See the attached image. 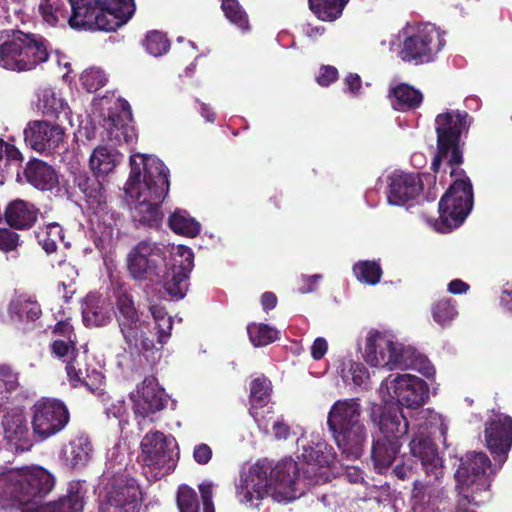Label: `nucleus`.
Masks as SVG:
<instances>
[{"mask_svg": "<svg viewBox=\"0 0 512 512\" xmlns=\"http://www.w3.org/2000/svg\"><path fill=\"white\" fill-rule=\"evenodd\" d=\"M130 165L124 190L132 199V221L136 228L158 229L164 216L161 204L169 191V170L161 160L140 154L131 156Z\"/></svg>", "mask_w": 512, "mask_h": 512, "instance_id": "f257e3e1", "label": "nucleus"}, {"mask_svg": "<svg viewBox=\"0 0 512 512\" xmlns=\"http://www.w3.org/2000/svg\"><path fill=\"white\" fill-rule=\"evenodd\" d=\"M55 485L54 476L40 466L11 469L0 474V508L34 512Z\"/></svg>", "mask_w": 512, "mask_h": 512, "instance_id": "f03ea898", "label": "nucleus"}, {"mask_svg": "<svg viewBox=\"0 0 512 512\" xmlns=\"http://www.w3.org/2000/svg\"><path fill=\"white\" fill-rule=\"evenodd\" d=\"M299 469L292 459L278 462L270 476L263 466H254L243 480L241 493L246 502L263 499L269 493L277 502H291L302 495L298 492Z\"/></svg>", "mask_w": 512, "mask_h": 512, "instance_id": "7ed1b4c3", "label": "nucleus"}, {"mask_svg": "<svg viewBox=\"0 0 512 512\" xmlns=\"http://www.w3.org/2000/svg\"><path fill=\"white\" fill-rule=\"evenodd\" d=\"M473 118L464 110H447L435 118V132L437 136V151L431 163L434 173L440 171L445 161L450 168V176H465V171L460 168L463 163L462 135H467Z\"/></svg>", "mask_w": 512, "mask_h": 512, "instance_id": "20e7f679", "label": "nucleus"}, {"mask_svg": "<svg viewBox=\"0 0 512 512\" xmlns=\"http://www.w3.org/2000/svg\"><path fill=\"white\" fill-rule=\"evenodd\" d=\"M492 464L484 452H469L460 459L455 472L457 504L455 512H475L490 498Z\"/></svg>", "mask_w": 512, "mask_h": 512, "instance_id": "39448f33", "label": "nucleus"}, {"mask_svg": "<svg viewBox=\"0 0 512 512\" xmlns=\"http://www.w3.org/2000/svg\"><path fill=\"white\" fill-rule=\"evenodd\" d=\"M67 22L71 28L112 32L125 25L134 15L132 5L118 0H67Z\"/></svg>", "mask_w": 512, "mask_h": 512, "instance_id": "423d86ee", "label": "nucleus"}, {"mask_svg": "<svg viewBox=\"0 0 512 512\" xmlns=\"http://www.w3.org/2000/svg\"><path fill=\"white\" fill-rule=\"evenodd\" d=\"M359 398L340 399L334 402L327 416V426L332 437L348 459H358L366 442V428L361 421Z\"/></svg>", "mask_w": 512, "mask_h": 512, "instance_id": "0eeeda50", "label": "nucleus"}, {"mask_svg": "<svg viewBox=\"0 0 512 512\" xmlns=\"http://www.w3.org/2000/svg\"><path fill=\"white\" fill-rule=\"evenodd\" d=\"M363 357L373 367L413 369L427 378L435 375L434 366L425 356L411 347L394 342L379 331L369 332Z\"/></svg>", "mask_w": 512, "mask_h": 512, "instance_id": "6e6552de", "label": "nucleus"}, {"mask_svg": "<svg viewBox=\"0 0 512 512\" xmlns=\"http://www.w3.org/2000/svg\"><path fill=\"white\" fill-rule=\"evenodd\" d=\"M369 416L383 434L373 442L371 458L378 473L384 474L394 462L402 443L400 440L408 433V421L399 415V408L393 405L372 404Z\"/></svg>", "mask_w": 512, "mask_h": 512, "instance_id": "1a4fd4ad", "label": "nucleus"}, {"mask_svg": "<svg viewBox=\"0 0 512 512\" xmlns=\"http://www.w3.org/2000/svg\"><path fill=\"white\" fill-rule=\"evenodd\" d=\"M116 320L122 334L126 351L130 355L153 357L162 347H156V332L152 323L141 319L133 297L127 291H120L116 296Z\"/></svg>", "mask_w": 512, "mask_h": 512, "instance_id": "9d476101", "label": "nucleus"}, {"mask_svg": "<svg viewBox=\"0 0 512 512\" xmlns=\"http://www.w3.org/2000/svg\"><path fill=\"white\" fill-rule=\"evenodd\" d=\"M48 58V41L38 34L12 31V37L0 44V66L7 70L30 71Z\"/></svg>", "mask_w": 512, "mask_h": 512, "instance_id": "9b49d317", "label": "nucleus"}, {"mask_svg": "<svg viewBox=\"0 0 512 512\" xmlns=\"http://www.w3.org/2000/svg\"><path fill=\"white\" fill-rule=\"evenodd\" d=\"M473 206V187L468 177L457 178L441 197L437 230L448 233L459 227Z\"/></svg>", "mask_w": 512, "mask_h": 512, "instance_id": "f8f14e48", "label": "nucleus"}, {"mask_svg": "<svg viewBox=\"0 0 512 512\" xmlns=\"http://www.w3.org/2000/svg\"><path fill=\"white\" fill-rule=\"evenodd\" d=\"M380 393L383 395L385 404L399 408V415H403L401 406L417 409L424 405L429 398V387L427 383L414 375L397 374L389 375L380 385Z\"/></svg>", "mask_w": 512, "mask_h": 512, "instance_id": "ddd939ff", "label": "nucleus"}, {"mask_svg": "<svg viewBox=\"0 0 512 512\" xmlns=\"http://www.w3.org/2000/svg\"><path fill=\"white\" fill-rule=\"evenodd\" d=\"M404 39L399 57L416 65L428 63L445 44L441 32L431 24L403 30Z\"/></svg>", "mask_w": 512, "mask_h": 512, "instance_id": "4468645a", "label": "nucleus"}, {"mask_svg": "<svg viewBox=\"0 0 512 512\" xmlns=\"http://www.w3.org/2000/svg\"><path fill=\"white\" fill-rule=\"evenodd\" d=\"M32 434L39 441H45L60 433L70 421L66 404L52 397H41L30 408Z\"/></svg>", "mask_w": 512, "mask_h": 512, "instance_id": "2eb2a0df", "label": "nucleus"}, {"mask_svg": "<svg viewBox=\"0 0 512 512\" xmlns=\"http://www.w3.org/2000/svg\"><path fill=\"white\" fill-rule=\"evenodd\" d=\"M143 461L155 471V477L162 478L172 473L179 459V451L174 438L160 431H150L140 444Z\"/></svg>", "mask_w": 512, "mask_h": 512, "instance_id": "dca6fc26", "label": "nucleus"}, {"mask_svg": "<svg viewBox=\"0 0 512 512\" xmlns=\"http://www.w3.org/2000/svg\"><path fill=\"white\" fill-rule=\"evenodd\" d=\"M165 267L164 246L150 240L140 241L127 257L128 272L135 280L158 282Z\"/></svg>", "mask_w": 512, "mask_h": 512, "instance_id": "f3484780", "label": "nucleus"}, {"mask_svg": "<svg viewBox=\"0 0 512 512\" xmlns=\"http://www.w3.org/2000/svg\"><path fill=\"white\" fill-rule=\"evenodd\" d=\"M71 195L76 197L82 209L92 215H99L108 207L107 186L104 178L90 171L73 173Z\"/></svg>", "mask_w": 512, "mask_h": 512, "instance_id": "a211bd4d", "label": "nucleus"}, {"mask_svg": "<svg viewBox=\"0 0 512 512\" xmlns=\"http://www.w3.org/2000/svg\"><path fill=\"white\" fill-rule=\"evenodd\" d=\"M142 492L137 481L126 475L113 478L99 512H139Z\"/></svg>", "mask_w": 512, "mask_h": 512, "instance_id": "6ab92c4d", "label": "nucleus"}, {"mask_svg": "<svg viewBox=\"0 0 512 512\" xmlns=\"http://www.w3.org/2000/svg\"><path fill=\"white\" fill-rule=\"evenodd\" d=\"M484 426L486 446L501 466L512 447V418L503 413H495L486 420Z\"/></svg>", "mask_w": 512, "mask_h": 512, "instance_id": "aec40b11", "label": "nucleus"}, {"mask_svg": "<svg viewBox=\"0 0 512 512\" xmlns=\"http://www.w3.org/2000/svg\"><path fill=\"white\" fill-rule=\"evenodd\" d=\"M130 399L135 415L143 418L163 410L168 403L165 390L154 376L145 377L136 390L131 392Z\"/></svg>", "mask_w": 512, "mask_h": 512, "instance_id": "412c9836", "label": "nucleus"}, {"mask_svg": "<svg viewBox=\"0 0 512 512\" xmlns=\"http://www.w3.org/2000/svg\"><path fill=\"white\" fill-rule=\"evenodd\" d=\"M64 129L60 124L45 120L30 121L24 129L27 146L40 153H51L64 141Z\"/></svg>", "mask_w": 512, "mask_h": 512, "instance_id": "4be33fe9", "label": "nucleus"}, {"mask_svg": "<svg viewBox=\"0 0 512 512\" xmlns=\"http://www.w3.org/2000/svg\"><path fill=\"white\" fill-rule=\"evenodd\" d=\"M194 266V255L190 249H187L182 255L181 260L167 265L163 268L161 278L158 282L163 283L165 291L176 299L185 296L188 289L189 274Z\"/></svg>", "mask_w": 512, "mask_h": 512, "instance_id": "5701e85b", "label": "nucleus"}, {"mask_svg": "<svg viewBox=\"0 0 512 512\" xmlns=\"http://www.w3.org/2000/svg\"><path fill=\"white\" fill-rule=\"evenodd\" d=\"M110 139L117 143H131L136 139V133L132 122L130 104L125 99H119L114 108L108 113Z\"/></svg>", "mask_w": 512, "mask_h": 512, "instance_id": "b1692460", "label": "nucleus"}, {"mask_svg": "<svg viewBox=\"0 0 512 512\" xmlns=\"http://www.w3.org/2000/svg\"><path fill=\"white\" fill-rule=\"evenodd\" d=\"M423 190V182L419 175L399 173L390 176L388 201L393 205H404L415 199Z\"/></svg>", "mask_w": 512, "mask_h": 512, "instance_id": "393cba45", "label": "nucleus"}, {"mask_svg": "<svg viewBox=\"0 0 512 512\" xmlns=\"http://www.w3.org/2000/svg\"><path fill=\"white\" fill-rule=\"evenodd\" d=\"M39 214V208L33 203L22 199H15L5 207L3 218L10 228L29 230L37 222Z\"/></svg>", "mask_w": 512, "mask_h": 512, "instance_id": "a878e982", "label": "nucleus"}, {"mask_svg": "<svg viewBox=\"0 0 512 512\" xmlns=\"http://www.w3.org/2000/svg\"><path fill=\"white\" fill-rule=\"evenodd\" d=\"M2 426L5 438L15 442L17 449L29 450L32 447L31 433L23 414L8 413L3 417Z\"/></svg>", "mask_w": 512, "mask_h": 512, "instance_id": "bb28decb", "label": "nucleus"}, {"mask_svg": "<svg viewBox=\"0 0 512 512\" xmlns=\"http://www.w3.org/2000/svg\"><path fill=\"white\" fill-rule=\"evenodd\" d=\"M84 492L79 482L68 484L65 495L58 500L45 503L42 507H36L34 512H83Z\"/></svg>", "mask_w": 512, "mask_h": 512, "instance_id": "cd10ccee", "label": "nucleus"}, {"mask_svg": "<svg viewBox=\"0 0 512 512\" xmlns=\"http://www.w3.org/2000/svg\"><path fill=\"white\" fill-rule=\"evenodd\" d=\"M24 175L29 184L42 191L52 190L58 184L55 169L39 159H32L27 163Z\"/></svg>", "mask_w": 512, "mask_h": 512, "instance_id": "c85d7f7f", "label": "nucleus"}, {"mask_svg": "<svg viewBox=\"0 0 512 512\" xmlns=\"http://www.w3.org/2000/svg\"><path fill=\"white\" fill-rule=\"evenodd\" d=\"M37 108L47 118L61 123L71 121L68 104L51 88H45L38 94Z\"/></svg>", "mask_w": 512, "mask_h": 512, "instance_id": "c756f323", "label": "nucleus"}, {"mask_svg": "<svg viewBox=\"0 0 512 512\" xmlns=\"http://www.w3.org/2000/svg\"><path fill=\"white\" fill-rule=\"evenodd\" d=\"M65 371L68 381L73 387L83 385L91 392H95L103 383L104 376L102 373L94 369L92 374L89 375L87 369H83L79 356H74L65 362Z\"/></svg>", "mask_w": 512, "mask_h": 512, "instance_id": "7c9ffc66", "label": "nucleus"}, {"mask_svg": "<svg viewBox=\"0 0 512 512\" xmlns=\"http://www.w3.org/2000/svg\"><path fill=\"white\" fill-rule=\"evenodd\" d=\"M123 160V155L116 149L107 146H98L92 152L89 165L92 173L104 178L113 172L116 166Z\"/></svg>", "mask_w": 512, "mask_h": 512, "instance_id": "2f4dec72", "label": "nucleus"}, {"mask_svg": "<svg viewBox=\"0 0 512 512\" xmlns=\"http://www.w3.org/2000/svg\"><path fill=\"white\" fill-rule=\"evenodd\" d=\"M409 446L411 454L421 461L427 473L438 466V449L430 437H414Z\"/></svg>", "mask_w": 512, "mask_h": 512, "instance_id": "473e14b6", "label": "nucleus"}, {"mask_svg": "<svg viewBox=\"0 0 512 512\" xmlns=\"http://www.w3.org/2000/svg\"><path fill=\"white\" fill-rule=\"evenodd\" d=\"M83 322L86 327H101L111 321L108 306L95 296H87L82 307Z\"/></svg>", "mask_w": 512, "mask_h": 512, "instance_id": "72a5a7b5", "label": "nucleus"}, {"mask_svg": "<svg viewBox=\"0 0 512 512\" xmlns=\"http://www.w3.org/2000/svg\"><path fill=\"white\" fill-rule=\"evenodd\" d=\"M390 97L392 107L397 111H408L418 108L423 100V95L419 90L405 83L392 88Z\"/></svg>", "mask_w": 512, "mask_h": 512, "instance_id": "f704fd0d", "label": "nucleus"}, {"mask_svg": "<svg viewBox=\"0 0 512 512\" xmlns=\"http://www.w3.org/2000/svg\"><path fill=\"white\" fill-rule=\"evenodd\" d=\"M93 447L87 436L80 435L69 442L64 449L67 463L75 468L84 466L90 459Z\"/></svg>", "mask_w": 512, "mask_h": 512, "instance_id": "c9c22d12", "label": "nucleus"}, {"mask_svg": "<svg viewBox=\"0 0 512 512\" xmlns=\"http://www.w3.org/2000/svg\"><path fill=\"white\" fill-rule=\"evenodd\" d=\"M349 0H308L309 9L321 21L333 22L342 16Z\"/></svg>", "mask_w": 512, "mask_h": 512, "instance_id": "e433bc0d", "label": "nucleus"}, {"mask_svg": "<svg viewBox=\"0 0 512 512\" xmlns=\"http://www.w3.org/2000/svg\"><path fill=\"white\" fill-rule=\"evenodd\" d=\"M443 490L434 484L414 481L412 497L416 505L431 507L433 512H438V502Z\"/></svg>", "mask_w": 512, "mask_h": 512, "instance_id": "4c0bfd02", "label": "nucleus"}, {"mask_svg": "<svg viewBox=\"0 0 512 512\" xmlns=\"http://www.w3.org/2000/svg\"><path fill=\"white\" fill-rule=\"evenodd\" d=\"M170 229L176 234L195 237L200 232V224L185 210L176 209L168 219Z\"/></svg>", "mask_w": 512, "mask_h": 512, "instance_id": "58836bf2", "label": "nucleus"}, {"mask_svg": "<svg viewBox=\"0 0 512 512\" xmlns=\"http://www.w3.org/2000/svg\"><path fill=\"white\" fill-rule=\"evenodd\" d=\"M38 10L43 20L50 26H56L61 20L67 21V0H40Z\"/></svg>", "mask_w": 512, "mask_h": 512, "instance_id": "ea45409f", "label": "nucleus"}, {"mask_svg": "<svg viewBox=\"0 0 512 512\" xmlns=\"http://www.w3.org/2000/svg\"><path fill=\"white\" fill-rule=\"evenodd\" d=\"M301 457L307 463L328 467L334 462L335 453L332 446L319 442L313 446L304 447Z\"/></svg>", "mask_w": 512, "mask_h": 512, "instance_id": "a19ab883", "label": "nucleus"}, {"mask_svg": "<svg viewBox=\"0 0 512 512\" xmlns=\"http://www.w3.org/2000/svg\"><path fill=\"white\" fill-rule=\"evenodd\" d=\"M249 389V402L252 408H263L270 402L272 384L265 375L253 379L250 382Z\"/></svg>", "mask_w": 512, "mask_h": 512, "instance_id": "79ce46f5", "label": "nucleus"}, {"mask_svg": "<svg viewBox=\"0 0 512 512\" xmlns=\"http://www.w3.org/2000/svg\"><path fill=\"white\" fill-rule=\"evenodd\" d=\"M150 311L154 319L152 327L156 331L157 343L163 347L171 337L173 319L161 306L152 305Z\"/></svg>", "mask_w": 512, "mask_h": 512, "instance_id": "37998d69", "label": "nucleus"}, {"mask_svg": "<svg viewBox=\"0 0 512 512\" xmlns=\"http://www.w3.org/2000/svg\"><path fill=\"white\" fill-rule=\"evenodd\" d=\"M221 10L230 23L238 27L241 31L250 30L249 17L238 0H220Z\"/></svg>", "mask_w": 512, "mask_h": 512, "instance_id": "c03bdc74", "label": "nucleus"}, {"mask_svg": "<svg viewBox=\"0 0 512 512\" xmlns=\"http://www.w3.org/2000/svg\"><path fill=\"white\" fill-rule=\"evenodd\" d=\"M433 320L442 327L450 323L458 316L456 300L450 297L435 301L431 307Z\"/></svg>", "mask_w": 512, "mask_h": 512, "instance_id": "a18cd8bd", "label": "nucleus"}, {"mask_svg": "<svg viewBox=\"0 0 512 512\" xmlns=\"http://www.w3.org/2000/svg\"><path fill=\"white\" fill-rule=\"evenodd\" d=\"M249 340L255 347L267 346L279 338V331L268 324L250 323L247 325Z\"/></svg>", "mask_w": 512, "mask_h": 512, "instance_id": "49530a36", "label": "nucleus"}, {"mask_svg": "<svg viewBox=\"0 0 512 512\" xmlns=\"http://www.w3.org/2000/svg\"><path fill=\"white\" fill-rule=\"evenodd\" d=\"M38 243L47 254L56 252L58 242L64 238L63 228L58 223L48 224L37 233Z\"/></svg>", "mask_w": 512, "mask_h": 512, "instance_id": "de8ad7c7", "label": "nucleus"}, {"mask_svg": "<svg viewBox=\"0 0 512 512\" xmlns=\"http://www.w3.org/2000/svg\"><path fill=\"white\" fill-rule=\"evenodd\" d=\"M356 278L365 284L376 285L382 277V269L376 261H359L353 266Z\"/></svg>", "mask_w": 512, "mask_h": 512, "instance_id": "09e8293b", "label": "nucleus"}, {"mask_svg": "<svg viewBox=\"0 0 512 512\" xmlns=\"http://www.w3.org/2000/svg\"><path fill=\"white\" fill-rule=\"evenodd\" d=\"M176 503L179 512H200V502L196 491L186 484L178 487Z\"/></svg>", "mask_w": 512, "mask_h": 512, "instance_id": "8fccbe9b", "label": "nucleus"}, {"mask_svg": "<svg viewBox=\"0 0 512 512\" xmlns=\"http://www.w3.org/2000/svg\"><path fill=\"white\" fill-rule=\"evenodd\" d=\"M143 45L149 54L161 56L169 50L170 41L163 32L153 30L146 34Z\"/></svg>", "mask_w": 512, "mask_h": 512, "instance_id": "3c124183", "label": "nucleus"}, {"mask_svg": "<svg viewBox=\"0 0 512 512\" xmlns=\"http://www.w3.org/2000/svg\"><path fill=\"white\" fill-rule=\"evenodd\" d=\"M76 343L77 339H55L49 345L51 355L65 363L72 357L79 356V349Z\"/></svg>", "mask_w": 512, "mask_h": 512, "instance_id": "603ef678", "label": "nucleus"}, {"mask_svg": "<svg viewBox=\"0 0 512 512\" xmlns=\"http://www.w3.org/2000/svg\"><path fill=\"white\" fill-rule=\"evenodd\" d=\"M19 385V372L10 364H0V394L14 392Z\"/></svg>", "mask_w": 512, "mask_h": 512, "instance_id": "864d4df0", "label": "nucleus"}, {"mask_svg": "<svg viewBox=\"0 0 512 512\" xmlns=\"http://www.w3.org/2000/svg\"><path fill=\"white\" fill-rule=\"evenodd\" d=\"M80 81L82 86L88 91V92H96L102 87L105 86L107 82V77L105 73L96 68H91L85 70L81 77Z\"/></svg>", "mask_w": 512, "mask_h": 512, "instance_id": "5fc2aeb1", "label": "nucleus"}, {"mask_svg": "<svg viewBox=\"0 0 512 512\" xmlns=\"http://www.w3.org/2000/svg\"><path fill=\"white\" fill-rule=\"evenodd\" d=\"M20 245V236L9 228H0V250L11 252Z\"/></svg>", "mask_w": 512, "mask_h": 512, "instance_id": "6e6d98bb", "label": "nucleus"}, {"mask_svg": "<svg viewBox=\"0 0 512 512\" xmlns=\"http://www.w3.org/2000/svg\"><path fill=\"white\" fill-rule=\"evenodd\" d=\"M338 79V70L334 66L323 65L316 78L317 83L322 87H328Z\"/></svg>", "mask_w": 512, "mask_h": 512, "instance_id": "4d7b16f0", "label": "nucleus"}, {"mask_svg": "<svg viewBox=\"0 0 512 512\" xmlns=\"http://www.w3.org/2000/svg\"><path fill=\"white\" fill-rule=\"evenodd\" d=\"M20 312L22 316L29 321H35L40 318L42 310L37 302L25 301L21 304Z\"/></svg>", "mask_w": 512, "mask_h": 512, "instance_id": "13d9d810", "label": "nucleus"}, {"mask_svg": "<svg viewBox=\"0 0 512 512\" xmlns=\"http://www.w3.org/2000/svg\"><path fill=\"white\" fill-rule=\"evenodd\" d=\"M213 452L209 445L200 443L194 447L193 458L199 465L207 464L212 458Z\"/></svg>", "mask_w": 512, "mask_h": 512, "instance_id": "bf43d9fd", "label": "nucleus"}, {"mask_svg": "<svg viewBox=\"0 0 512 512\" xmlns=\"http://www.w3.org/2000/svg\"><path fill=\"white\" fill-rule=\"evenodd\" d=\"M52 333L60 336L59 339L71 340L76 339L73 326L67 321H59L55 324Z\"/></svg>", "mask_w": 512, "mask_h": 512, "instance_id": "052dcab7", "label": "nucleus"}, {"mask_svg": "<svg viewBox=\"0 0 512 512\" xmlns=\"http://www.w3.org/2000/svg\"><path fill=\"white\" fill-rule=\"evenodd\" d=\"M328 350V343L325 338L318 337L311 346V356L314 360H320Z\"/></svg>", "mask_w": 512, "mask_h": 512, "instance_id": "680f3d73", "label": "nucleus"}, {"mask_svg": "<svg viewBox=\"0 0 512 512\" xmlns=\"http://www.w3.org/2000/svg\"><path fill=\"white\" fill-rule=\"evenodd\" d=\"M352 379L355 385H362L364 380L368 377L367 370L360 363H354L351 366Z\"/></svg>", "mask_w": 512, "mask_h": 512, "instance_id": "e2e57ef3", "label": "nucleus"}, {"mask_svg": "<svg viewBox=\"0 0 512 512\" xmlns=\"http://www.w3.org/2000/svg\"><path fill=\"white\" fill-rule=\"evenodd\" d=\"M199 491L203 505L213 504V484L211 482H203L199 485Z\"/></svg>", "mask_w": 512, "mask_h": 512, "instance_id": "0e129e2a", "label": "nucleus"}, {"mask_svg": "<svg viewBox=\"0 0 512 512\" xmlns=\"http://www.w3.org/2000/svg\"><path fill=\"white\" fill-rule=\"evenodd\" d=\"M277 296L274 292L267 291L261 295V305L264 311L268 312L277 305Z\"/></svg>", "mask_w": 512, "mask_h": 512, "instance_id": "69168bd1", "label": "nucleus"}, {"mask_svg": "<svg viewBox=\"0 0 512 512\" xmlns=\"http://www.w3.org/2000/svg\"><path fill=\"white\" fill-rule=\"evenodd\" d=\"M5 161L7 163H19L22 161L21 152L12 144L6 142Z\"/></svg>", "mask_w": 512, "mask_h": 512, "instance_id": "338daca9", "label": "nucleus"}, {"mask_svg": "<svg viewBox=\"0 0 512 512\" xmlns=\"http://www.w3.org/2000/svg\"><path fill=\"white\" fill-rule=\"evenodd\" d=\"M500 305L509 310L512 311V285H509L508 283L504 286L501 296H500Z\"/></svg>", "mask_w": 512, "mask_h": 512, "instance_id": "774afa93", "label": "nucleus"}]
</instances>
